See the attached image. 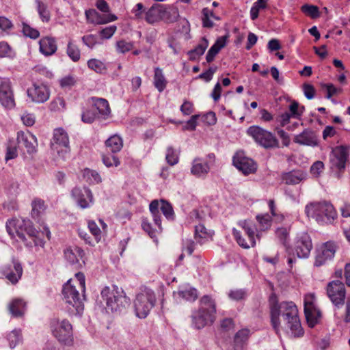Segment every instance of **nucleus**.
<instances>
[{"instance_id":"09e8293b","label":"nucleus","mask_w":350,"mask_h":350,"mask_svg":"<svg viewBox=\"0 0 350 350\" xmlns=\"http://www.w3.org/2000/svg\"><path fill=\"white\" fill-rule=\"evenodd\" d=\"M256 220L260 224L261 230H266L271 227V217L269 214L258 215L256 216Z\"/></svg>"},{"instance_id":"2eb2a0df","label":"nucleus","mask_w":350,"mask_h":350,"mask_svg":"<svg viewBox=\"0 0 350 350\" xmlns=\"http://www.w3.org/2000/svg\"><path fill=\"white\" fill-rule=\"evenodd\" d=\"M0 273L12 284H16L23 275L21 263L18 259L13 258L10 262L1 267Z\"/></svg>"},{"instance_id":"8fccbe9b","label":"nucleus","mask_w":350,"mask_h":350,"mask_svg":"<svg viewBox=\"0 0 350 350\" xmlns=\"http://www.w3.org/2000/svg\"><path fill=\"white\" fill-rule=\"evenodd\" d=\"M49 107L52 111H60L66 107L65 100L62 97H57L50 103Z\"/></svg>"},{"instance_id":"680f3d73","label":"nucleus","mask_w":350,"mask_h":350,"mask_svg":"<svg viewBox=\"0 0 350 350\" xmlns=\"http://www.w3.org/2000/svg\"><path fill=\"white\" fill-rule=\"evenodd\" d=\"M103 162L107 167H111V166H118L120 165V161L119 159L113 155H103Z\"/></svg>"},{"instance_id":"412c9836","label":"nucleus","mask_w":350,"mask_h":350,"mask_svg":"<svg viewBox=\"0 0 350 350\" xmlns=\"http://www.w3.org/2000/svg\"><path fill=\"white\" fill-rule=\"evenodd\" d=\"M27 96L36 103H44L50 97L49 88L42 83H34L27 91Z\"/></svg>"},{"instance_id":"f03ea898","label":"nucleus","mask_w":350,"mask_h":350,"mask_svg":"<svg viewBox=\"0 0 350 350\" xmlns=\"http://www.w3.org/2000/svg\"><path fill=\"white\" fill-rule=\"evenodd\" d=\"M6 230L9 235L17 241L24 243L26 247H43L44 241L39 237L40 232L35 229L30 220L13 218L6 222Z\"/></svg>"},{"instance_id":"5701e85b","label":"nucleus","mask_w":350,"mask_h":350,"mask_svg":"<svg viewBox=\"0 0 350 350\" xmlns=\"http://www.w3.org/2000/svg\"><path fill=\"white\" fill-rule=\"evenodd\" d=\"M17 142L19 148H25L28 154L36 152L38 146L36 137L31 133L19 131L17 133Z\"/></svg>"},{"instance_id":"9d476101","label":"nucleus","mask_w":350,"mask_h":350,"mask_svg":"<svg viewBox=\"0 0 350 350\" xmlns=\"http://www.w3.org/2000/svg\"><path fill=\"white\" fill-rule=\"evenodd\" d=\"M247 134L252 137L259 146L265 149H273L280 147L279 140L271 132L259 126H251L247 130Z\"/></svg>"},{"instance_id":"bb28decb","label":"nucleus","mask_w":350,"mask_h":350,"mask_svg":"<svg viewBox=\"0 0 350 350\" xmlns=\"http://www.w3.org/2000/svg\"><path fill=\"white\" fill-rule=\"evenodd\" d=\"M40 51L46 56L54 54L57 49V44L55 38L51 37L42 38L40 42Z\"/></svg>"},{"instance_id":"423d86ee","label":"nucleus","mask_w":350,"mask_h":350,"mask_svg":"<svg viewBox=\"0 0 350 350\" xmlns=\"http://www.w3.org/2000/svg\"><path fill=\"white\" fill-rule=\"evenodd\" d=\"M81 295L77 286L69 280L62 288L63 299L67 304L66 308L71 315H81L84 310L85 294Z\"/></svg>"},{"instance_id":"0eeeda50","label":"nucleus","mask_w":350,"mask_h":350,"mask_svg":"<svg viewBox=\"0 0 350 350\" xmlns=\"http://www.w3.org/2000/svg\"><path fill=\"white\" fill-rule=\"evenodd\" d=\"M49 327L52 334L60 343L66 345L72 344V325L68 320H60L59 318L54 317L50 320Z\"/></svg>"},{"instance_id":"cd10ccee","label":"nucleus","mask_w":350,"mask_h":350,"mask_svg":"<svg viewBox=\"0 0 350 350\" xmlns=\"http://www.w3.org/2000/svg\"><path fill=\"white\" fill-rule=\"evenodd\" d=\"M250 336V330L247 328L238 331L234 337V350H243L244 346L247 343Z\"/></svg>"},{"instance_id":"393cba45","label":"nucleus","mask_w":350,"mask_h":350,"mask_svg":"<svg viewBox=\"0 0 350 350\" xmlns=\"http://www.w3.org/2000/svg\"><path fill=\"white\" fill-rule=\"evenodd\" d=\"M161 21L167 23H173L179 18V12L174 5H163Z\"/></svg>"},{"instance_id":"f704fd0d","label":"nucleus","mask_w":350,"mask_h":350,"mask_svg":"<svg viewBox=\"0 0 350 350\" xmlns=\"http://www.w3.org/2000/svg\"><path fill=\"white\" fill-rule=\"evenodd\" d=\"M86 18L90 20L93 18L94 16H97L96 23L98 24H105L109 22L114 21L117 19V16L112 14H108L107 15L101 16L95 10H88L85 11Z\"/></svg>"},{"instance_id":"37998d69","label":"nucleus","mask_w":350,"mask_h":350,"mask_svg":"<svg viewBox=\"0 0 350 350\" xmlns=\"http://www.w3.org/2000/svg\"><path fill=\"white\" fill-rule=\"evenodd\" d=\"M208 233L203 224L196 226L194 238L200 244L204 243L208 237Z\"/></svg>"},{"instance_id":"e433bc0d","label":"nucleus","mask_w":350,"mask_h":350,"mask_svg":"<svg viewBox=\"0 0 350 350\" xmlns=\"http://www.w3.org/2000/svg\"><path fill=\"white\" fill-rule=\"evenodd\" d=\"M105 146L109 151L116 153L120 151L123 146L122 139L118 135H113L105 141Z\"/></svg>"},{"instance_id":"338daca9","label":"nucleus","mask_w":350,"mask_h":350,"mask_svg":"<svg viewBox=\"0 0 350 350\" xmlns=\"http://www.w3.org/2000/svg\"><path fill=\"white\" fill-rule=\"evenodd\" d=\"M217 69V67H210L207 70L201 73L198 77V78L204 79L205 81L208 82L212 79L214 73L216 72Z\"/></svg>"},{"instance_id":"c9c22d12","label":"nucleus","mask_w":350,"mask_h":350,"mask_svg":"<svg viewBox=\"0 0 350 350\" xmlns=\"http://www.w3.org/2000/svg\"><path fill=\"white\" fill-rule=\"evenodd\" d=\"M64 256L67 261L74 265L79 262V258L82 259L84 251L79 247H75L73 249L68 248L64 250Z\"/></svg>"},{"instance_id":"4c0bfd02","label":"nucleus","mask_w":350,"mask_h":350,"mask_svg":"<svg viewBox=\"0 0 350 350\" xmlns=\"http://www.w3.org/2000/svg\"><path fill=\"white\" fill-rule=\"evenodd\" d=\"M167 81L163 73L162 69L159 67L154 68V85L159 92H162L166 88Z\"/></svg>"},{"instance_id":"a19ab883","label":"nucleus","mask_w":350,"mask_h":350,"mask_svg":"<svg viewBox=\"0 0 350 350\" xmlns=\"http://www.w3.org/2000/svg\"><path fill=\"white\" fill-rule=\"evenodd\" d=\"M304 109V106L300 107L298 102L293 100L288 107V111H286V113H288L292 118L300 120Z\"/></svg>"},{"instance_id":"4468645a","label":"nucleus","mask_w":350,"mask_h":350,"mask_svg":"<svg viewBox=\"0 0 350 350\" xmlns=\"http://www.w3.org/2000/svg\"><path fill=\"white\" fill-rule=\"evenodd\" d=\"M327 295L332 303L338 308L345 304L346 291L345 284L340 280H333L327 285Z\"/></svg>"},{"instance_id":"7c9ffc66","label":"nucleus","mask_w":350,"mask_h":350,"mask_svg":"<svg viewBox=\"0 0 350 350\" xmlns=\"http://www.w3.org/2000/svg\"><path fill=\"white\" fill-rule=\"evenodd\" d=\"M92 105L98 111L103 119H106L110 113V108L106 99L92 97Z\"/></svg>"},{"instance_id":"c03bdc74","label":"nucleus","mask_w":350,"mask_h":350,"mask_svg":"<svg viewBox=\"0 0 350 350\" xmlns=\"http://www.w3.org/2000/svg\"><path fill=\"white\" fill-rule=\"evenodd\" d=\"M66 53L68 57L75 62H78L81 58L80 49L71 41L68 43Z\"/></svg>"},{"instance_id":"6ab92c4d","label":"nucleus","mask_w":350,"mask_h":350,"mask_svg":"<svg viewBox=\"0 0 350 350\" xmlns=\"http://www.w3.org/2000/svg\"><path fill=\"white\" fill-rule=\"evenodd\" d=\"M336 250V245L334 242L327 241L323 243L317 250L314 265L315 267H321L325 265L327 261L334 258Z\"/></svg>"},{"instance_id":"6e6552de","label":"nucleus","mask_w":350,"mask_h":350,"mask_svg":"<svg viewBox=\"0 0 350 350\" xmlns=\"http://www.w3.org/2000/svg\"><path fill=\"white\" fill-rule=\"evenodd\" d=\"M238 225L243 229L244 234L247 235V240L242 239V232L236 228H233L232 235L238 245L244 249L254 247L256 245V237H258L256 234V228L255 224L250 220L245 219L239 221Z\"/></svg>"},{"instance_id":"dca6fc26","label":"nucleus","mask_w":350,"mask_h":350,"mask_svg":"<svg viewBox=\"0 0 350 350\" xmlns=\"http://www.w3.org/2000/svg\"><path fill=\"white\" fill-rule=\"evenodd\" d=\"M0 103L7 109H12L16 105L12 83L9 78L0 81Z\"/></svg>"},{"instance_id":"f257e3e1","label":"nucleus","mask_w":350,"mask_h":350,"mask_svg":"<svg viewBox=\"0 0 350 350\" xmlns=\"http://www.w3.org/2000/svg\"><path fill=\"white\" fill-rule=\"evenodd\" d=\"M280 315L282 317L287 327L290 329L292 335L299 337L304 334V330L298 315V310L293 301H282L280 304L276 302L271 306V322L277 334L280 331Z\"/></svg>"},{"instance_id":"49530a36","label":"nucleus","mask_w":350,"mask_h":350,"mask_svg":"<svg viewBox=\"0 0 350 350\" xmlns=\"http://www.w3.org/2000/svg\"><path fill=\"white\" fill-rule=\"evenodd\" d=\"M83 176L90 183L95 184L101 182L100 176L95 170L85 169L83 172Z\"/></svg>"},{"instance_id":"603ef678","label":"nucleus","mask_w":350,"mask_h":350,"mask_svg":"<svg viewBox=\"0 0 350 350\" xmlns=\"http://www.w3.org/2000/svg\"><path fill=\"white\" fill-rule=\"evenodd\" d=\"M88 228L94 236L95 243H98L101 239V231L98 225L93 220L88 221Z\"/></svg>"},{"instance_id":"4be33fe9","label":"nucleus","mask_w":350,"mask_h":350,"mask_svg":"<svg viewBox=\"0 0 350 350\" xmlns=\"http://www.w3.org/2000/svg\"><path fill=\"white\" fill-rule=\"evenodd\" d=\"M71 196L81 208H87L93 203V195L88 187H75L71 191Z\"/></svg>"},{"instance_id":"58836bf2","label":"nucleus","mask_w":350,"mask_h":350,"mask_svg":"<svg viewBox=\"0 0 350 350\" xmlns=\"http://www.w3.org/2000/svg\"><path fill=\"white\" fill-rule=\"evenodd\" d=\"M31 217L33 219H38L40 217L42 213H43L46 209L44 201L42 199L36 198L31 202Z\"/></svg>"},{"instance_id":"39448f33","label":"nucleus","mask_w":350,"mask_h":350,"mask_svg":"<svg viewBox=\"0 0 350 350\" xmlns=\"http://www.w3.org/2000/svg\"><path fill=\"white\" fill-rule=\"evenodd\" d=\"M305 213L308 217L315 219L321 224H332L337 217L334 206L329 202H312L305 207Z\"/></svg>"},{"instance_id":"de8ad7c7","label":"nucleus","mask_w":350,"mask_h":350,"mask_svg":"<svg viewBox=\"0 0 350 350\" xmlns=\"http://www.w3.org/2000/svg\"><path fill=\"white\" fill-rule=\"evenodd\" d=\"M165 159L170 165L173 166L178 163L179 159L178 153L173 147L169 146L167 148Z\"/></svg>"},{"instance_id":"c756f323","label":"nucleus","mask_w":350,"mask_h":350,"mask_svg":"<svg viewBox=\"0 0 350 350\" xmlns=\"http://www.w3.org/2000/svg\"><path fill=\"white\" fill-rule=\"evenodd\" d=\"M163 4L153 5L145 14V20L149 24H154L161 21Z\"/></svg>"},{"instance_id":"79ce46f5","label":"nucleus","mask_w":350,"mask_h":350,"mask_svg":"<svg viewBox=\"0 0 350 350\" xmlns=\"http://www.w3.org/2000/svg\"><path fill=\"white\" fill-rule=\"evenodd\" d=\"M178 294L180 297L189 301H194L198 297L197 290L193 287L179 290Z\"/></svg>"},{"instance_id":"1a4fd4ad","label":"nucleus","mask_w":350,"mask_h":350,"mask_svg":"<svg viewBox=\"0 0 350 350\" xmlns=\"http://www.w3.org/2000/svg\"><path fill=\"white\" fill-rule=\"evenodd\" d=\"M348 148L338 146L332 148L329 157L330 169L337 178H340L344 173L349 159Z\"/></svg>"},{"instance_id":"7ed1b4c3","label":"nucleus","mask_w":350,"mask_h":350,"mask_svg":"<svg viewBox=\"0 0 350 350\" xmlns=\"http://www.w3.org/2000/svg\"><path fill=\"white\" fill-rule=\"evenodd\" d=\"M101 298L106 304L107 310L112 313L120 314L126 312L131 304V300L121 287L112 285L105 286L100 293Z\"/></svg>"},{"instance_id":"5fc2aeb1","label":"nucleus","mask_w":350,"mask_h":350,"mask_svg":"<svg viewBox=\"0 0 350 350\" xmlns=\"http://www.w3.org/2000/svg\"><path fill=\"white\" fill-rule=\"evenodd\" d=\"M23 33L26 37H29L31 39H36L40 36V32L29 26L28 24L25 23H23Z\"/></svg>"},{"instance_id":"a211bd4d","label":"nucleus","mask_w":350,"mask_h":350,"mask_svg":"<svg viewBox=\"0 0 350 350\" xmlns=\"http://www.w3.org/2000/svg\"><path fill=\"white\" fill-rule=\"evenodd\" d=\"M312 249V240L308 233L304 232L297 237L294 243L293 252L297 257L300 258H308Z\"/></svg>"},{"instance_id":"774afa93","label":"nucleus","mask_w":350,"mask_h":350,"mask_svg":"<svg viewBox=\"0 0 350 350\" xmlns=\"http://www.w3.org/2000/svg\"><path fill=\"white\" fill-rule=\"evenodd\" d=\"M180 110L183 115L189 116L193 112V105L188 100H185L180 106Z\"/></svg>"},{"instance_id":"13d9d810","label":"nucleus","mask_w":350,"mask_h":350,"mask_svg":"<svg viewBox=\"0 0 350 350\" xmlns=\"http://www.w3.org/2000/svg\"><path fill=\"white\" fill-rule=\"evenodd\" d=\"M96 117L95 111L92 109H86L83 111L81 120L86 124L92 123Z\"/></svg>"},{"instance_id":"0e129e2a","label":"nucleus","mask_w":350,"mask_h":350,"mask_svg":"<svg viewBox=\"0 0 350 350\" xmlns=\"http://www.w3.org/2000/svg\"><path fill=\"white\" fill-rule=\"evenodd\" d=\"M208 8H204L202 10V27L205 28H213L214 26L213 22L211 20V18L208 16Z\"/></svg>"},{"instance_id":"f3484780","label":"nucleus","mask_w":350,"mask_h":350,"mask_svg":"<svg viewBox=\"0 0 350 350\" xmlns=\"http://www.w3.org/2000/svg\"><path fill=\"white\" fill-rule=\"evenodd\" d=\"M233 165L244 175L254 173L257 170V164L254 161L245 155L243 152H237L232 159Z\"/></svg>"},{"instance_id":"bf43d9fd","label":"nucleus","mask_w":350,"mask_h":350,"mask_svg":"<svg viewBox=\"0 0 350 350\" xmlns=\"http://www.w3.org/2000/svg\"><path fill=\"white\" fill-rule=\"evenodd\" d=\"M324 168L325 165L323 162L321 161H317L311 165L310 172L314 177H319Z\"/></svg>"},{"instance_id":"f8f14e48","label":"nucleus","mask_w":350,"mask_h":350,"mask_svg":"<svg viewBox=\"0 0 350 350\" xmlns=\"http://www.w3.org/2000/svg\"><path fill=\"white\" fill-rule=\"evenodd\" d=\"M149 210L152 215L154 224L157 226L160 231L162 230L161 217L160 211L165 218L170 221L175 219V213L172 204L165 200H154L149 205Z\"/></svg>"},{"instance_id":"ddd939ff","label":"nucleus","mask_w":350,"mask_h":350,"mask_svg":"<svg viewBox=\"0 0 350 350\" xmlns=\"http://www.w3.org/2000/svg\"><path fill=\"white\" fill-rule=\"evenodd\" d=\"M52 150L56 152L63 159L70 152L69 138L68 133L62 128L55 129L53 131V137L51 142Z\"/></svg>"},{"instance_id":"69168bd1","label":"nucleus","mask_w":350,"mask_h":350,"mask_svg":"<svg viewBox=\"0 0 350 350\" xmlns=\"http://www.w3.org/2000/svg\"><path fill=\"white\" fill-rule=\"evenodd\" d=\"M142 227L143 230L147 232L151 238L156 237L155 230L152 228L151 224L146 218H143L142 221Z\"/></svg>"},{"instance_id":"aec40b11","label":"nucleus","mask_w":350,"mask_h":350,"mask_svg":"<svg viewBox=\"0 0 350 350\" xmlns=\"http://www.w3.org/2000/svg\"><path fill=\"white\" fill-rule=\"evenodd\" d=\"M314 296H306L304 298V314L310 327H314L319 322L321 317V311L313 303Z\"/></svg>"},{"instance_id":"473e14b6","label":"nucleus","mask_w":350,"mask_h":350,"mask_svg":"<svg viewBox=\"0 0 350 350\" xmlns=\"http://www.w3.org/2000/svg\"><path fill=\"white\" fill-rule=\"evenodd\" d=\"M26 308L25 302L21 299H14L8 305V310L14 317H19L24 314Z\"/></svg>"},{"instance_id":"2f4dec72","label":"nucleus","mask_w":350,"mask_h":350,"mask_svg":"<svg viewBox=\"0 0 350 350\" xmlns=\"http://www.w3.org/2000/svg\"><path fill=\"white\" fill-rule=\"evenodd\" d=\"M208 46V40L205 37H202L198 44L193 49L188 51L187 55L189 60H196L199 57L204 53Z\"/></svg>"},{"instance_id":"a878e982","label":"nucleus","mask_w":350,"mask_h":350,"mask_svg":"<svg viewBox=\"0 0 350 350\" xmlns=\"http://www.w3.org/2000/svg\"><path fill=\"white\" fill-rule=\"evenodd\" d=\"M306 173L301 170H292L282 174V180L286 185H297L305 180Z\"/></svg>"},{"instance_id":"a18cd8bd","label":"nucleus","mask_w":350,"mask_h":350,"mask_svg":"<svg viewBox=\"0 0 350 350\" xmlns=\"http://www.w3.org/2000/svg\"><path fill=\"white\" fill-rule=\"evenodd\" d=\"M301 10L306 15L315 19L320 16L319 9L317 5L304 4L301 7Z\"/></svg>"},{"instance_id":"9b49d317","label":"nucleus","mask_w":350,"mask_h":350,"mask_svg":"<svg viewBox=\"0 0 350 350\" xmlns=\"http://www.w3.org/2000/svg\"><path fill=\"white\" fill-rule=\"evenodd\" d=\"M156 300L155 294L151 289L145 288L137 294L134 301L136 316L140 319H145L154 306Z\"/></svg>"},{"instance_id":"864d4df0","label":"nucleus","mask_w":350,"mask_h":350,"mask_svg":"<svg viewBox=\"0 0 350 350\" xmlns=\"http://www.w3.org/2000/svg\"><path fill=\"white\" fill-rule=\"evenodd\" d=\"M7 338L9 342L10 347L11 348H14L21 341V334L18 330H13L8 335Z\"/></svg>"},{"instance_id":"ea45409f","label":"nucleus","mask_w":350,"mask_h":350,"mask_svg":"<svg viewBox=\"0 0 350 350\" xmlns=\"http://www.w3.org/2000/svg\"><path fill=\"white\" fill-rule=\"evenodd\" d=\"M35 1L40 19L44 23H48L51 19V14L47 5L40 0H35Z\"/></svg>"},{"instance_id":"4d7b16f0","label":"nucleus","mask_w":350,"mask_h":350,"mask_svg":"<svg viewBox=\"0 0 350 350\" xmlns=\"http://www.w3.org/2000/svg\"><path fill=\"white\" fill-rule=\"evenodd\" d=\"M133 48V44L131 42H126L124 40L116 42V49L120 53H125L130 51Z\"/></svg>"},{"instance_id":"c85d7f7f","label":"nucleus","mask_w":350,"mask_h":350,"mask_svg":"<svg viewBox=\"0 0 350 350\" xmlns=\"http://www.w3.org/2000/svg\"><path fill=\"white\" fill-rule=\"evenodd\" d=\"M227 38V36L219 37L210 48L206 55V60L208 63L212 62L216 55L226 46Z\"/></svg>"},{"instance_id":"3c124183","label":"nucleus","mask_w":350,"mask_h":350,"mask_svg":"<svg viewBox=\"0 0 350 350\" xmlns=\"http://www.w3.org/2000/svg\"><path fill=\"white\" fill-rule=\"evenodd\" d=\"M88 66L89 68L94 70L98 73H102L106 70L104 63L96 59H91L88 61Z\"/></svg>"},{"instance_id":"e2e57ef3","label":"nucleus","mask_w":350,"mask_h":350,"mask_svg":"<svg viewBox=\"0 0 350 350\" xmlns=\"http://www.w3.org/2000/svg\"><path fill=\"white\" fill-rule=\"evenodd\" d=\"M82 42L90 49H92L98 42L96 36L93 34L83 36L82 37Z\"/></svg>"},{"instance_id":"72a5a7b5","label":"nucleus","mask_w":350,"mask_h":350,"mask_svg":"<svg viewBox=\"0 0 350 350\" xmlns=\"http://www.w3.org/2000/svg\"><path fill=\"white\" fill-rule=\"evenodd\" d=\"M209 170L210 167L206 162H202L200 158H196L193 161L191 172L193 175L201 177L206 175Z\"/></svg>"},{"instance_id":"052dcab7","label":"nucleus","mask_w":350,"mask_h":350,"mask_svg":"<svg viewBox=\"0 0 350 350\" xmlns=\"http://www.w3.org/2000/svg\"><path fill=\"white\" fill-rule=\"evenodd\" d=\"M117 30V27L114 25L108 26L99 31V35L102 39H109L113 36Z\"/></svg>"},{"instance_id":"20e7f679","label":"nucleus","mask_w":350,"mask_h":350,"mask_svg":"<svg viewBox=\"0 0 350 350\" xmlns=\"http://www.w3.org/2000/svg\"><path fill=\"white\" fill-rule=\"evenodd\" d=\"M215 313V301L210 296L204 295L200 300L199 309L191 314L193 326L198 329L204 327L208 323L214 321Z\"/></svg>"},{"instance_id":"b1692460","label":"nucleus","mask_w":350,"mask_h":350,"mask_svg":"<svg viewBox=\"0 0 350 350\" xmlns=\"http://www.w3.org/2000/svg\"><path fill=\"white\" fill-rule=\"evenodd\" d=\"M293 142L302 146L312 147L318 146L317 135L314 131L310 129H305L299 135H295L293 139Z\"/></svg>"},{"instance_id":"6e6d98bb","label":"nucleus","mask_w":350,"mask_h":350,"mask_svg":"<svg viewBox=\"0 0 350 350\" xmlns=\"http://www.w3.org/2000/svg\"><path fill=\"white\" fill-rule=\"evenodd\" d=\"M247 293L243 289H234L228 293V297L234 301H241L245 298Z\"/></svg>"}]
</instances>
